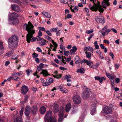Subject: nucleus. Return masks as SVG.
<instances>
[{
	"label": "nucleus",
	"mask_w": 122,
	"mask_h": 122,
	"mask_svg": "<svg viewBox=\"0 0 122 122\" xmlns=\"http://www.w3.org/2000/svg\"><path fill=\"white\" fill-rule=\"evenodd\" d=\"M34 27L33 25L30 21L28 22V24H25L23 26L24 28H26L28 33L26 36V40L28 43H29L30 41L33 42L37 40V36L36 37H33L31 39L33 36V35L35 33V30L33 29Z\"/></svg>",
	"instance_id": "1"
},
{
	"label": "nucleus",
	"mask_w": 122,
	"mask_h": 122,
	"mask_svg": "<svg viewBox=\"0 0 122 122\" xmlns=\"http://www.w3.org/2000/svg\"><path fill=\"white\" fill-rule=\"evenodd\" d=\"M18 37L15 36H12L9 40V47L13 49L17 47L18 44Z\"/></svg>",
	"instance_id": "2"
},
{
	"label": "nucleus",
	"mask_w": 122,
	"mask_h": 122,
	"mask_svg": "<svg viewBox=\"0 0 122 122\" xmlns=\"http://www.w3.org/2000/svg\"><path fill=\"white\" fill-rule=\"evenodd\" d=\"M52 112L49 111L47 112L44 117L45 122H56V118L52 116Z\"/></svg>",
	"instance_id": "3"
},
{
	"label": "nucleus",
	"mask_w": 122,
	"mask_h": 122,
	"mask_svg": "<svg viewBox=\"0 0 122 122\" xmlns=\"http://www.w3.org/2000/svg\"><path fill=\"white\" fill-rule=\"evenodd\" d=\"M97 2L98 3L97 4L94 3H93L94 6L90 7V9L94 11H96L98 10L100 12H103L104 9L102 8L101 5H100V2L98 1Z\"/></svg>",
	"instance_id": "4"
},
{
	"label": "nucleus",
	"mask_w": 122,
	"mask_h": 122,
	"mask_svg": "<svg viewBox=\"0 0 122 122\" xmlns=\"http://www.w3.org/2000/svg\"><path fill=\"white\" fill-rule=\"evenodd\" d=\"M106 74L107 77L109 79L110 81L111 82L112 86L114 88V79L116 78V76L115 75L114 73L112 74H111L106 72Z\"/></svg>",
	"instance_id": "5"
},
{
	"label": "nucleus",
	"mask_w": 122,
	"mask_h": 122,
	"mask_svg": "<svg viewBox=\"0 0 122 122\" xmlns=\"http://www.w3.org/2000/svg\"><path fill=\"white\" fill-rule=\"evenodd\" d=\"M90 93V89L86 88L83 91L82 93V97L84 99H86L89 97Z\"/></svg>",
	"instance_id": "6"
},
{
	"label": "nucleus",
	"mask_w": 122,
	"mask_h": 122,
	"mask_svg": "<svg viewBox=\"0 0 122 122\" xmlns=\"http://www.w3.org/2000/svg\"><path fill=\"white\" fill-rule=\"evenodd\" d=\"M107 26L106 25L103 28L102 30H100L99 32H101L103 36H105L107 35L108 33L111 31V30L109 29H107Z\"/></svg>",
	"instance_id": "7"
},
{
	"label": "nucleus",
	"mask_w": 122,
	"mask_h": 122,
	"mask_svg": "<svg viewBox=\"0 0 122 122\" xmlns=\"http://www.w3.org/2000/svg\"><path fill=\"white\" fill-rule=\"evenodd\" d=\"M95 20L98 23H100L103 25L105 22V20L104 18L102 16H97L95 17Z\"/></svg>",
	"instance_id": "8"
},
{
	"label": "nucleus",
	"mask_w": 122,
	"mask_h": 122,
	"mask_svg": "<svg viewBox=\"0 0 122 122\" xmlns=\"http://www.w3.org/2000/svg\"><path fill=\"white\" fill-rule=\"evenodd\" d=\"M74 102L76 104L80 103L81 102V99L80 97L78 95L74 96L73 98Z\"/></svg>",
	"instance_id": "9"
},
{
	"label": "nucleus",
	"mask_w": 122,
	"mask_h": 122,
	"mask_svg": "<svg viewBox=\"0 0 122 122\" xmlns=\"http://www.w3.org/2000/svg\"><path fill=\"white\" fill-rule=\"evenodd\" d=\"M62 110V112H61L59 115V118L58 119V122H62V120L64 119L63 116L64 114V108L62 107H61V110Z\"/></svg>",
	"instance_id": "10"
},
{
	"label": "nucleus",
	"mask_w": 122,
	"mask_h": 122,
	"mask_svg": "<svg viewBox=\"0 0 122 122\" xmlns=\"http://www.w3.org/2000/svg\"><path fill=\"white\" fill-rule=\"evenodd\" d=\"M103 111L104 112L107 114H111L112 111L110 107L106 106L104 108Z\"/></svg>",
	"instance_id": "11"
},
{
	"label": "nucleus",
	"mask_w": 122,
	"mask_h": 122,
	"mask_svg": "<svg viewBox=\"0 0 122 122\" xmlns=\"http://www.w3.org/2000/svg\"><path fill=\"white\" fill-rule=\"evenodd\" d=\"M21 90L22 94L25 95L28 91V88L27 86L24 85L21 87Z\"/></svg>",
	"instance_id": "12"
},
{
	"label": "nucleus",
	"mask_w": 122,
	"mask_h": 122,
	"mask_svg": "<svg viewBox=\"0 0 122 122\" xmlns=\"http://www.w3.org/2000/svg\"><path fill=\"white\" fill-rule=\"evenodd\" d=\"M18 16V14L15 12H13L10 14L9 16L8 20L9 21L10 19H12L16 18Z\"/></svg>",
	"instance_id": "13"
},
{
	"label": "nucleus",
	"mask_w": 122,
	"mask_h": 122,
	"mask_svg": "<svg viewBox=\"0 0 122 122\" xmlns=\"http://www.w3.org/2000/svg\"><path fill=\"white\" fill-rule=\"evenodd\" d=\"M19 21L17 18L10 19L9 21V23L10 24L15 25L18 24Z\"/></svg>",
	"instance_id": "14"
},
{
	"label": "nucleus",
	"mask_w": 122,
	"mask_h": 122,
	"mask_svg": "<svg viewBox=\"0 0 122 122\" xmlns=\"http://www.w3.org/2000/svg\"><path fill=\"white\" fill-rule=\"evenodd\" d=\"M109 0H103L102 2V6L105 9L106 8L107 6L110 5L109 3L108 2Z\"/></svg>",
	"instance_id": "15"
},
{
	"label": "nucleus",
	"mask_w": 122,
	"mask_h": 122,
	"mask_svg": "<svg viewBox=\"0 0 122 122\" xmlns=\"http://www.w3.org/2000/svg\"><path fill=\"white\" fill-rule=\"evenodd\" d=\"M12 9L15 11L19 12L20 10V7L17 5L14 4L11 5Z\"/></svg>",
	"instance_id": "16"
},
{
	"label": "nucleus",
	"mask_w": 122,
	"mask_h": 122,
	"mask_svg": "<svg viewBox=\"0 0 122 122\" xmlns=\"http://www.w3.org/2000/svg\"><path fill=\"white\" fill-rule=\"evenodd\" d=\"M30 110L31 108L29 106H28L26 107L25 108V113L26 116H28L29 115Z\"/></svg>",
	"instance_id": "17"
},
{
	"label": "nucleus",
	"mask_w": 122,
	"mask_h": 122,
	"mask_svg": "<svg viewBox=\"0 0 122 122\" xmlns=\"http://www.w3.org/2000/svg\"><path fill=\"white\" fill-rule=\"evenodd\" d=\"M94 78L95 80L99 81L100 83L102 82L103 80H105L106 79V77L103 76L100 77V76H96Z\"/></svg>",
	"instance_id": "18"
},
{
	"label": "nucleus",
	"mask_w": 122,
	"mask_h": 122,
	"mask_svg": "<svg viewBox=\"0 0 122 122\" xmlns=\"http://www.w3.org/2000/svg\"><path fill=\"white\" fill-rule=\"evenodd\" d=\"M45 37L50 41H51L53 45H54L55 46L56 45V43L55 42L54 40H52L51 38L47 35L45 36Z\"/></svg>",
	"instance_id": "19"
},
{
	"label": "nucleus",
	"mask_w": 122,
	"mask_h": 122,
	"mask_svg": "<svg viewBox=\"0 0 122 122\" xmlns=\"http://www.w3.org/2000/svg\"><path fill=\"white\" fill-rule=\"evenodd\" d=\"M98 62V63H96L95 64H94L92 66H90V67L91 68L96 69L98 68L99 65L101 63L100 61L99 60H97Z\"/></svg>",
	"instance_id": "20"
},
{
	"label": "nucleus",
	"mask_w": 122,
	"mask_h": 122,
	"mask_svg": "<svg viewBox=\"0 0 122 122\" xmlns=\"http://www.w3.org/2000/svg\"><path fill=\"white\" fill-rule=\"evenodd\" d=\"M72 7L73 6L72 5H71V6L70 7V9L71 10V11L72 12L76 13L77 11L78 10V6H76L73 8H72Z\"/></svg>",
	"instance_id": "21"
},
{
	"label": "nucleus",
	"mask_w": 122,
	"mask_h": 122,
	"mask_svg": "<svg viewBox=\"0 0 122 122\" xmlns=\"http://www.w3.org/2000/svg\"><path fill=\"white\" fill-rule=\"evenodd\" d=\"M77 49V48L76 46H73L72 47V49L70 50L71 54V55L74 54L75 52L76 51Z\"/></svg>",
	"instance_id": "22"
},
{
	"label": "nucleus",
	"mask_w": 122,
	"mask_h": 122,
	"mask_svg": "<svg viewBox=\"0 0 122 122\" xmlns=\"http://www.w3.org/2000/svg\"><path fill=\"white\" fill-rule=\"evenodd\" d=\"M53 112L55 113H56L58 111V105H55L53 108Z\"/></svg>",
	"instance_id": "23"
},
{
	"label": "nucleus",
	"mask_w": 122,
	"mask_h": 122,
	"mask_svg": "<svg viewBox=\"0 0 122 122\" xmlns=\"http://www.w3.org/2000/svg\"><path fill=\"white\" fill-rule=\"evenodd\" d=\"M46 111V107L44 106L41 107L40 110V112L41 114H43L45 113Z\"/></svg>",
	"instance_id": "24"
},
{
	"label": "nucleus",
	"mask_w": 122,
	"mask_h": 122,
	"mask_svg": "<svg viewBox=\"0 0 122 122\" xmlns=\"http://www.w3.org/2000/svg\"><path fill=\"white\" fill-rule=\"evenodd\" d=\"M71 105L70 103L67 104L66 107V112H68L71 108Z\"/></svg>",
	"instance_id": "25"
},
{
	"label": "nucleus",
	"mask_w": 122,
	"mask_h": 122,
	"mask_svg": "<svg viewBox=\"0 0 122 122\" xmlns=\"http://www.w3.org/2000/svg\"><path fill=\"white\" fill-rule=\"evenodd\" d=\"M84 49L86 51H89L92 52L93 51V49L92 47L89 46L85 47Z\"/></svg>",
	"instance_id": "26"
},
{
	"label": "nucleus",
	"mask_w": 122,
	"mask_h": 122,
	"mask_svg": "<svg viewBox=\"0 0 122 122\" xmlns=\"http://www.w3.org/2000/svg\"><path fill=\"white\" fill-rule=\"evenodd\" d=\"M41 73L44 76H46L50 75V74H48V71L46 70H42Z\"/></svg>",
	"instance_id": "27"
},
{
	"label": "nucleus",
	"mask_w": 122,
	"mask_h": 122,
	"mask_svg": "<svg viewBox=\"0 0 122 122\" xmlns=\"http://www.w3.org/2000/svg\"><path fill=\"white\" fill-rule=\"evenodd\" d=\"M31 111L33 114H36L37 111V107L35 106H33Z\"/></svg>",
	"instance_id": "28"
},
{
	"label": "nucleus",
	"mask_w": 122,
	"mask_h": 122,
	"mask_svg": "<svg viewBox=\"0 0 122 122\" xmlns=\"http://www.w3.org/2000/svg\"><path fill=\"white\" fill-rule=\"evenodd\" d=\"M42 13L44 16L48 18H50L51 17L50 14L48 12H43Z\"/></svg>",
	"instance_id": "29"
},
{
	"label": "nucleus",
	"mask_w": 122,
	"mask_h": 122,
	"mask_svg": "<svg viewBox=\"0 0 122 122\" xmlns=\"http://www.w3.org/2000/svg\"><path fill=\"white\" fill-rule=\"evenodd\" d=\"M74 60L76 63H80L81 62V61L80 60V59L79 57L77 56H76Z\"/></svg>",
	"instance_id": "30"
},
{
	"label": "nucleus",
	"mask_w": 122,
	"mask_h": 122,
	"mask_svg": "<svg viewBox=\"0 0 122 122\" xmlns=\"http://www.w3.org/2000/svg\"><path fill=\"white\" fill-rule=\"evenodd\" d=\"M85 53L86 54V57L89 59H91V53L89 52H86Z\"/></svg>",
	"instance_id": "31"
},
{
	"label": "nucleus",
	"mask_w": 122,
	"mask_h": 122,
	"mask_svg": "<svg viewBox=\"0 0 122 122\" xmlns=\"http://www.w3.org/2000/svg\"><path fill=\"white\" fill-rule=\"evenodd\" d=\"M26 74L28 76H29L30 74L32 73V70H30L29 69H27L26 71Z\"/></svg>",
	"instance_id": "32"
},
{
	"label": "nucleus",
	"mask_w": 122,
	"mask_h": 122,
	"mask_svg": "<svg viewBox=\"0 0 122 122\" xmlns=\"http://www.w3.org/2000/svg\"><path fill=\"white\" fill-rule=\"evenodd\" d=\"M82 62L85 63L87 65L91 66V63L89 61L86 59H83L82 61V62H81L82 64Z\"/></svg>",
	"instance_id": "33"
},
{
	"label": "nucleus",
	"mask_w": 122,
	"mask_h": 122,
	"mask_svg": "<svg viewBox=\"0 0 122 122\" xmlns=\"http://www.w3.org/2000/svg\"><path fill=\"white\" fill-rule=\"evenodd\" d=\"M84 70L83 68H81L80 69H78L77 71V72H80L81 73H84Z\"/></svg>",
	"instance_id": "34"
},
{
	"label": "nucleus",
	"mask_w": 122,
	"mask_h": 122,
	"mask_svg": "<svg viewBox=\"0 0 122 122\" xmlns=\"http://www.w3.org/2000/svg\"><path fill=\"white\" fill-rule=\"evenodd\" d=\"M41 36H37V40L38 41H41V42H43L44 39L41 37Z\"/></svg>",
	"instance_id": "35"
},
{
	"label": "nucleus",
	"mask_w": 122,
	"mask_h": 122,
	"mask_svg": "<svg viewBox=\"0 0 122 122\" xmlns=\"http://www.w3.org/2000/svg\"><path fill=\"white\" fill-rule=\"evenodd\" d=\"M46 81H47L49 84H51L52 83L53 81V79L52 78H50L49 79H47L46 80Z\"/></svg>",
	"instance_id": "36"
},
{
	"label": "nucleus",
	"mask_w": 122,
	"mask_h": 122,
	"mask_svg": "<svg viewBox=\"0 0 122 122\" xmlns=\"http://www.w3.org/2000/svg\"><path fill=\"white\" fill-rule=\"evenodd\" d=\"M57 29L58 28L57 27L52 28L50 29V31L52 32H56L57 30Z\"/></svg>",
	"instance_id": "37"
},
{
	"label": "nucleus",
	"mask_w": 122,
	"mask_h": 122,
	"mask_svg": "<svg viewBox=\"0 0 122 122\" xmlns=\"http://www.w3.org/2000/svg\"><path fill=\"white\" fill-rule=\"evenodd\" d=\"M91 114L92 115H93L96 112V108H94L93 109H91Z\"/></svg>",
	"instance_id": "38"
},
{
	"label": "nucleus",
	"mask_w": 122,
	"mask_h": 122,
	"mask_svg": "<svg viewBox=\"0 0 122 122\" xmlns=\"http://www.w3.org/2000/svg\"><path fill=\"white\" fill-rule=\"evenodd\" d=\"M14 122H23V121L21 118H17L14 120Z\"/></svg>",
	"instance_id": "39"
},
{
	"label": "nucleus",
	"mask_w": 122,
	"mask_h": 122,
	"mask_svg": "<svg viewBox=\"0 0 122 122\" xmlns=\"http://www.w3.org/2000/svg\"><path fill=\"white\" fill-rule=\"evenodd\" d=\"M96 103H94L92 104L91 106V108L92 109H93L94 108H96Z\"/></svg>",
	"instance_id": "40"
},
{
	"label": "nucleus",
	"mask_w": 122,
	"mask_h": 122,
	"mask_svg": "<svg viewBox=\"0 0 122 122\" xmlns=\"http://www.w3.org/2000/svg\"><path fill=\"white\" fill-rule=\"evenodd\" d=\"M13 78L14 80L17 81H19L20 79V78L18 76H14L13 77Z\"/></svg>",
	"instance_id": "41"
},
{
	"label": "nucleus",
	"mask_w": 122,
	"mask_h": 122,
	"mask_svg": "<svg viewBox=\"0 0 122 122\" xmlns=\"http://www.w3.org/2000/svg\"><path fill=\"white\" fill-rule=\"evenodd\" d=\"M42 85L44 86H47L50 85V84L48 82L46 81L44 82V83Z\"/></svg>",
	"instance_id": "42"
},
{
	"label": "nucleus",
	"mask_w": 122,
	"mask_h": 122,
	"mask_svg": "<svg viewBox=\"0 0 122 122\" xmlns=\"http://www.w3.org/2000/svg\"><path fill=\"white\" fill-rule=\"evenodd\" d=\"M38 29L41 31V30L43 31H45V28L43 27H39L38 28Z\"/></svg>",
	"instance_id": "43"
},
{
	"label": "nucleus",
	"mask_w": 122,
	"mask_h": 122,
	"mask_svg": "<svg viewBox=\"0 0 122 122\" xmlns=\"http://www.w3.org/2000/svg\"><path fill=\"white\" fill-rule=\"evenodd\" d=\"M32 57L33 58H37L36 57L38 56V54L35 53H34L32 55Z\"/></svg>",
	"instance_id": "44"
},
{
	"label": "nucleus",
	"mask_w": 122,
	"mask_h": 122,
	"mask_svg": "<svg viewBox=\"0 0 122 122\" xmlns=\"http://www.w3.org/2000/svg\"><path fill=\"white\" fill-rule=\"evenodd\" d=\"M4 47L3 46V42L0 41V49H4Z\"/></svg>",
	"instance_id": "45"
},
{
	"label": "nucleus",
	"mask_w": 122,
	"mask_h": 122,
	"mask_svg": "<svg viewBox=\"0 0 122 122\" xmlns=\"http://www.w3.org/2000/svg\"><path fill=\"white\" fill-rule=\"evenodd\" d=\"M60 2L62 3L67 4L68 3V0H60Z\"/></svg>",
	"instance_id": "46"
},
{
	"label": "nucleus",
	"mask_w": 122,
	"mask_h": 122,
	"mask_svg": "<svg viewBox=\"0 0 122 122\" xmlns=\"http://www.w3.org/2000/svg\"><path fill=\"white\" fill-rule=\"evenodd\" d=\"M64 79H67L68 78H71V76L70 75H69L68 76L66 75L64 76Z\"/></svg>",
	"instance_id": "47"
},
{
	"label": "nucleus",
	"mask_w": 122,
	"mask_h": 122,
	"mask_svg": "<svg viewBox=\"0 0 122 122\" xmlns=\"http://www.w3.org/2000/svg\"><path fill=\"white\" fill-rule=\"evenodd\" d=\"M23 72L21 71H20L19 72L16 73V74L18 76H20L23 74Z\"/></svg>",
	"instance_id": "48"
},
{
	"label": "nucleus",
	"mask_w": 122,
	"mask_h": 122,
	"mask_svg": "<svg viewBox=\"0 0 122 122\" xmlns=\"http://www.w3.org/2000/svg\"><path fill=\"white\" fill-rule=\"evenodd\" d=\"M93 30L92 29L91 30H87L86 31V33L89 34L91 33H93Z\"/></svg>",
	"instance_id": "49"
},
{
	"label": "nucleus",
	"mask_w": 122,
	"mask_h": 122,
	"mask_svg": "<svg viewBox=\"0 0 122 122\" xmlns=\"http://www.w3.org/2000/svg\"><path fill=\"white\" fill-rule=\"evenodd\" d=\"M18 56L16 55H14L13 56L12 58L13 59V60H16L18 58Z\"/></svg>",
	"instance_id": "50"
},
{
	"label": "nucleus",
	"mask_w": 122,
	"mask_h": 122,
	"mask_svg": "<svg viewBox=\"0 0 122 122\" xmlns=\"http://www.w3.org/2000/svg\"><path fill=\"white\" fill-rule=\"evenodd\" d=\"M40 42L39 43L40 45L42 46H43L44 45H46V42Z\"/></svg>",
	"instance_id": "51"
},
{
	"label": "nucleus",
	"mask_w": 122,
	"mask_h": 122,
	"mask_svg": "<svg viewBox=\"0 0 122 122\" xmlns=\"http://www.w3.org/2000/svg\"><path fill=\"white\" fill-rule=\"evenodd\" d=\"M103 42L104 43H106L107 44H109L110 43L109 41L106 39L104 40L103 41Z\"/></svg>",
	"instance_id": "52"
},
{
	"label": "nucleus",
	"mask_w": 122,
	"mask_h": 122,
	"mask_svg": "<svg viewBox=\"0 0 122 122\" xmlns=\"http://www.w3.org/2000/svg\"><path fill=\"white\" fill-rule=\"evenodd\" d=\"M46 33L49 36H51L52 35L50 31L49 30H48L46 31Z\"/></svg>",
	"instance_id": "53"
},
{
	"label": "nucleus",
	"mask_w": 122,
	"mask_h": 122,
	"mask_svg": "<svg viewBox=\"0 0 122 122\" xmlns=\"http://www.w3.org/2000/svg\"><path fill=\"white\" fill-rule=\"evenodd\" d=\"M109 55L112 57V58L113 60H114V57L113 53L112 52H111L109 54Z\"/></svg>",
	"instance_id": "54"
},
{
	"label": "nucleus",
	"mask_w": 122,
	"mask_h": 122,
	"mask_svg": "<svg viewBox=\"0 0 122 122\" xmlns=\"http://www.w3.org/2000/svg\"><path fill=\"white\" fill-rule=\"evenodd\" d=\"M24 108H21L20 111V116H22L23 114V111Z\"/></svg>",
	"instance_id": "55"
},
{
	"label": "nucleus",
	"mask_w": 122,
	"mask_h": 122,
	"mask_svg": "<svg viewBox=\"0 0 122 122\" xmlns=\"http://www.w3.org/2000/svg\"><path fill=\"white\" fill-rule=\"evenodd\" d=\"M70 53V52L68 51H65L64 52V54L65 56H68Z\"/></svg>",
	"instance_id": "56"
},
{
	"label": "nucleus",
	"mask_w": 122,
	"mask_h": 122,
	"mask_svg": "<svg viewBox=\"0 0 122 122\" xmlns=\"http://www.w3.org/2000/svg\"><path fill=\"white\" fill-rule=\"evenodd\" d=\"M35 60L37 63H40V60L38 58H35Z\"/></svg>",
	"instance_id": "57"
},
{
	"label": "nucleus",
	"mask_w": 122,
	"mask_h": 122,
	"mask_svg": "<svg viewBox=\"0 0 122 122\" xmlns=\"http://www.w3.org/2000/svg\"><path fill=\"white\" fill-rule=\"evenodd\" d=\"M38 34V36H41L42 35V34L41 31L40 30H39Z\"/></svg>",
	"instance_id": "58"
},
{
	"label": "nucleus",
	"mask_w": 122,
	"mask_h": 122,
	"mask_svg": "<svg viewBox=\"0 0 122 122\" xmlns=\"http://www.w3.org/2000/svg\"><path fill=\"white\" fill-rule=\"evenodd\" d=\"M94 34H91L90 35V36L88 38V41H90V39H91L93 36H94Z\"/></svg>",
	"instance_id": "59"
},
{
	"label": "nucleus",
	"mask_w": 122,
	"mask_h": 122,
	"mask_svg": "<svg viewBox=\"0 0 122 122\" xmlns=\"http://www.w3.org/2000/svg\"><path fill=\"white\" fill-rule=\"evenodd\" d=\"M84 116H82V115L81 116V118L79 119V120H80L81 121H83L84 119Z\"/></svg>",
	"instance_id": "60"
},
{
	"label": "nucleus",
	"mask_w": 122,
	"mask_h": 122,
	"mask_svg": "<svg viewBox=\"0 0 122 122\" xmlns=\"http://www.w3.org/2000/svg\"><path fill=\"white\" fill-rule=\"evenodd\" d=\"M62 76V75L61 74H57L56 75V78L57 79L59 78Z\"/></svg>",
	"instance_id": "61"
},
{
	"label": "nucleus",
	"mask_w": 122,
	"mask_h": 122,
	"mask_svg": "<svg viewBox=\"0 0 122 122\" xmlns=\"http://www.w3.org/2000/svg\"><path fill=\"white\" fill-rule=\"evenodd\" d=\"M60 30H59L58 31H56V35L57 36H59L60 35V33L59 32V31Z\"/></svg>",
	"instance_id": "62"
},
{
	"label": "nucleus",
	"mask_w": 122,
	"mask_h": 122,
	"mask_svg": "<svg viewBox=\"0 0 122 122\" xmlns=\"http://www.w3.org/2000/svg\"><path fill=\"white\" fill-rule=\"evenodd\" d=\"M12 1L17 3H19L20 2V0H12Z\"/></svg>",
	"instance_id": "63"
},
{
	"label": "nucleus",
	"mask_w": 122,
	"mask_h": 122,
	"mask_svg": "<svg viewBox=\"0 0 122 122\" xmlns=\"http://www.w3.org/2000/svg\"><path fill=\"white\" fill-rule=\"evenodd\" d=\"M100 46L102 49H104L105 48V46L103 44H101L100 45Z\"/></svg>",
	"instance_id": "64"
}]
</instances>
